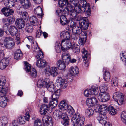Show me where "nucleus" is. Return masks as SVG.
Returning <instances> with one entry per match:
<instances>
[{"label": "nucleus", "mask_w": 126, "mask_h": 126, "mask_svg": "<svg viewBox=\"0 0 126 126\" xmlns=\"http://www.w3.org/2000/svg\"><path fill=\"white\" fill-rule=\"evenodd\" d=\"M32 46L35 52L38 51V54L36 57V58L38 59L36 63L37 66L40 68L45 67L47 65V63L45 60L41 59L43 57V54L42 52L39 50L37 43L36 42H33Z\"/></svg>", "instance_id": "1"}, {"label": "nucleus", "mask_w": 126, "mask_h": 126, "mask_svg": "<svg viewBox=\"0 0 126 126\" xmlns=\"http://www.w3.org/2000/svg\"><path fill=\"white\" fill-rule=\"evenodd\" d=\"M61 37L64 39L61 42V49L63 52L66 51L71 46V43L69 39L70 37L69 32L67 31H64L61 33Z\"/></svg>", "instance_id": "2"}, {"label": "nucleus", "mask_w": 126, "mask_h": 126, "mask_svg": "<svg viewBox=\"0 0 126 126\" xmlns=\"http://www.w3.org/2000/svg\"><path fill=\"white\" fill-rule=\"evenodd\" d=\"M82 6L81 7L79 5L75 7L76 12L79 13L85 12V15L89 16H90L91 9L90 5L87 3L86 0H83Z\"/></svg>", "instance_id": "3"}, {"label": "nucleus", "mask_w": 126, "mask_h": 126, "mask_svg": "<svg viewBox=\"0 0 126 126\" xmlns=\"http://www.w3.org/2000/svg\"><path fill=\"white\" fill-rule=\"evenodd\" d=\"M53 117L55 120L61 118L64 121L63 125L65 126H68L69 118L67 114L60 111L59 110H56L53 113Z\"/></svg>", "instance_id": "4"}, {"label": "nucleus", "mask_w": 126, "mask_h": 126, "mask_svg": "<svg viewBox=\"0 0 126 126\" xmlns=\"http://www.w3.org/2000/svg\"><path fill=\"white\" fill-rule=\"evenodd\" d=\"M71 123L74 126H83L85 121L84 117H80L78 113L74 114L71 119Z\"/></svg>", "instance_id": "5"}, {"label": "nucleus", "mask_w": 126, "mask_h": 126, "mask_svg": "<svg viewBox=\"0 0 126 126\" xmlns=\"http://www.w3.org/2000/svg\"><path fill=\"white\" fill-rule=\"evenodd\" d=\"M68 8L67 9L69 12H70L71 13V17L73 20L76 21H81V20H82L81 19V17L80 16H77V13H78L76 12L75 10V7H74L72 5L69 4L68 5Z\"/></svg>", "instance_id": "6"}, {"label": "nucleus", "mask_w": 126, "mask_h": 126, "mask_svg": "<svg viewBox=\"0 0 126 126\" xmlns=\"http://www.w3.org/2000/svg\"><path fill=\"white\" fill-rule=\"evenodd\" d=\"M4 31L7 34H10L12 36H16L17 33L18 29L15 26H11L9 29H8V25L5 24L3 26Z\"/></svg>", "instance_id": "7"}, {"label": "nucleus", "mask_w": 126, "mask_h": 126, "mask_svg": "<svg viewBox=\"0 0 126 126\" xmlns=\"http://www.w3.org/2000/svg\"><path fill=\"white\" fill-rule=\"evenodd\" d=\"M58 72L57 68L54 66L46 69L45 70V73L47 76L51 75L53 77H55L57 76Z\"/></svg>", "instance_id": "8"}, {"label": "nucleus", "mask_w": 126, "mask_h": 126, "mask_svg": "<svg viewBox=\"0 0 126 126\" xmlns=\"http://www.w3.org/2000/svg\"><path fill=\"white\" fill-rule=\"evenodd\" d=\"M123 97L122 94L118 92L115 93L113 95V98L116 100V101L119 105H121L123 104L124 101Z\"/></svg>", "instance_id": "9"}, {"label": "nucleus", "mask_w": 126, "mask_h": 126, "mask_svg": "<svg viewBox=\"0 0 126 126\" xmlns=\"http://www.w3.org/2000/svg\"><path fill=\"white\" fill-rule=\"evenodd\" d=\"M13 39L10 37L5 38L4 40V43L5 47L9 49H11L15 46V43L13 41Z\"/></svg>", "instance_id": "10"}, {"label": "nucleus", "mask_w": 126, "mask_h": 126, "mask_svg": "<svg viewBox=\"0 0 126 126\" xmlns=\"http://www.w3.org/2000/svg\"><path fill=\"white\" fill-rule=\"evenodd\" d=\"M98 99L100 101L105 102L109 100L110 96L107 92L100 93L98 96Z\"/></svg>", "instance_id": "11"}, {"label": "nucleus", "mask_w": 126, "mask_h": 126, "mask_svg": "<svg viewBox=\"0 0 126 126\" xmlns=\"http://www.w3.org/2000/svg\"><path fill=\"white\" fill-rule=\"evenodd\" d=\"M107 117L106 115H103L102 114H99L97 117V119L100 123L104 125L103 126H106V125L108 126L111 124L110 123L107 122L106 121L107 120Z\"/></svg>", "instance_id": "12"}, {"label": "nucleus", "mask_w": 126, "mask_h": 126, "mask_svg": "<svg viewBox=\"0 0 126 126\" xmlns=\"http://www.w3.org/2000/svg\"><path fill=\"white\" fill-rule=\"evenodd\" d=\"M79 26L82 29L84 30H86L88 28L89 24V22L86 17L82 18V20L81 21L79 22Z\"/></svg>", "instance_id": "13"}, {"label": "nucleus", "mask_w": 126, "mask_h": 126, "mask_svg": "<svg viewBox=\"0 0 126 126\" xmlns=\"http://www.w3.org/2000/svg\"><path fill=\"white\" fill-rule=\"evenodd\" d=\"M49 81V80L47 78L45 79L44 80L40 79L38 80L37 85L38 87L40 88H41L43 87H46L47 83H48Z\"/></svg>", "instance_id": "14"}, {"label": "nucleus", "mask_w": 126, "mask_h": 126, "mask_svg": "<svg viewBox=\"0 0 126 126\" xmlns=\"http://www.w3.org/2000/svg\"><path fill=\"white\" fill-rule=\"evenodd\" d=\"M2 13L5 16H8L10 15H12L14 13V11L12 9L7 7H4L1 10Z\"/></svg>", "instance_id": "15"}, {"label": "nucleus", "mask_w": 126, "mask_h": 126, "mask_svg": "<svg viewBox=\"0 0 126 126\" xmlns=\"http://www.w3.org/2000/svg\"><path fill=\"white\" fill-rule=\"evenodd\" d=\"M67 101L65 100L61 101L58 105L59 109L63 110L67 109L69 107L67 104Z\"/></svg>", "instance_id": "16"}, {"label": "nucleus", "mask_w": 126, "mask_h": 126, "mask_svg": "<svg viewBox=\"0 0 126 126\" xmlns=\"http://www.w3.org/2000/svg\"><path fill=\"white\" fill-rule=\"evenodd\" d=\"M97 101L95 97L88 98L86 100V102L87 106H92L97 103Z\"/></svg>", "instance_id": "17"}, {"label": "nucleus", "mask_w": 126, "mask_h": 126, "mask_svg": "<svg viewBox=\"0 0 126 126\" xmlns=\"http://www.w3.org/2000/svg\"><path fill=\"white\" fill-rule=\"evenodd\" d=\"M9 61L8 58H4L0 62V68L1 69H5L9 64Z\"/></svg>", "instance_id": "18"}, {"label": "nucleus", "mask_w": 126, "mask_h": 126, "mask_svg": "<svg viewBox=\"0 0 126 126\" xmlns=\"http://www.w3.org/2000/svg\"><path fill=\"white\" fill-rule=\"evenodd\" d=\"M81 35L82 36L79 37V43L80 45H83L86 42L87 39V35L86 32H83Z\"/></svg>", "instance_id": "19"}, {"label": "nucleus", "mask_w": 126, "mask_h": 126, "mask_svg": "<svg viewBox=\"0 0 126 126\" xmlns=\"http://www.w3.org/2000/svg\"><path fill=\"white\" fill-rule=\"evenodd\" d=\"M57 83L59 84V85L62 88H66L67 86V82L66 79H62L61 77L58 78L57 80Z\"/></svg>", "instance_id": "20"}, {"label": "nucleus", "mask_w": 126, "mask_h": 126, "mask_svg": "<svg viewBox=\"0 0 126 126\" xmlns=\"http://www.w3.org/2000/svg\"><path fill=\"white\" fill-rule=\"evenodd\" d=\"M16 26L19 29L23 28L24 27L25 25V22L22 19H16L15 22Z\"/></svg>", "instance_id": "21"}, {"label": "nucleus", "mask_w": 126, "mask_h": 126, "mask_svg": "<svg viewBox=\"0 0 126 126\" xmlns=\"http://www.w3.org/2000/svg\"><path fill=\"white\" fill-rule=\"evenodd\" d=\"M72 31L73 33H77L78 34L82 35V33L85 31H82V29L79 26V27L76 26H73L72 28Z\"/></svg>", "instance_id": "22"}, {"label": "nucleus", "mask_w": 126, "mask_h": 126, "mask_svg": "<svg viewBox=\"0 0 126 126\" xmlns=\"http://www.w3.org/2000/svg\"><path fill=\"white\" fill-rule=\"evenodd\" d=\"M107 108V107L105 105H100L98 108V111L100 114H99L106 115Z\"/></svg>", "instance_id": "23"}, {"label": "nucleus", "mask_w": 126, "mask_h": 126, "mask_svg": "<svg viewBox=\"0 0 126 126\" xmlns=\"http://www.w3.org/2000/svg\"><path fill=\"white\" fill-rule=\"evenodd\" d=\"M21 5L26 9H28L30 7L31 3L29 0H19Z\"/></svg>", "instance_id": "24"}, {"label": "nucleus", "mask_w": 126, "mask_h": 126, "mask_svg": "<svg viewBox=\"0 0 126 126\" xmlns=\"http://www.w3.org/2000/svg\"><path fill=\"white\" fill-rule=\"evenodd\" d=\"M62 59L63 61L67 63H68L71 58V56L70 54L68 53H64L62 54Z\"/></svg>", "instance_id": "25"}, {"label": "nucleus", "mask_w": 126, "mask_h": 126, "mask_svg": "<svg viewBox=\"0 0 126 126\" xmlns=\"http://www.w3.org/2000/svg\"><path fill=\"white\" fill-rule=\"evenodd\" d=\"M34 13L36 14L39 18H41L43 16L42 10L40 6H38L37 8L34 9Z\"/></svg>", "instance_id": "26"}, {"label": "nucleus", "mask_w": 126, "mask_h": 126, "mask_svg": "<svg viewBox=\"0 0 126 126\" xmlns=\"http://www.w3.org/2000/svg\"><path fill=\"white\" fill-rule=\"evenodd\" d=\"M59 60L56 63V65L58 69L61 70H63L66 67L65 64L64 62Z\"/></svg>", "instance_id": "27"}, {"label": "nucleus", "mask_w": 126, "mask_h": 126, "mask_svg": "<svg viewBox=\"0 0 126 126\" xmlns=\"http://www.w3.org/2000/svg\"><path fill=\"white\" fill-rule=\"evenodd\" d=\"M4 3L5 6L8 7H12L15 5L13 0H4Z\"/></svg>", "instance_id": "28"}, {"label": "nucleus", "mask_w": 126, "mask_h": 126, "mask_svg": "<svg viewBox=\"0 0 126 126\" xmlns=\"http://www.w3.org/2000/svg\"><path fill=\"white\" fill-rule=\"evenodd\" d=\"M22 56V52L19 49H18L16 50L14 53V57L16 60L20 59Z\"/></svg>", "instance_id": "29"}, {"label": "nucleus", "mask_w": 126, "mask_h": 126, "mask_svg": "<svg viewBox=\"0 0 126 126\" xmlns=\"http://www.w3.org/2000/svg\"><path fill=\"white\" fill-rule=\"evenodd\" d=\"M30 21L31 24L33 26L37 25L38 24V20L35 16H32L31 17Z\"/></svg>", "instance_id": "30"}, {"label": "nucleus", "mask_w": 126, "mask_h": 126, "mask_svg": "<svg viewBox=\"0 0 126 126\" xmlns=\"http://www.w3.org/2000/svg\"><path fill=\"white\" fill-rule=\"evenodd\" d=\"M48 108L47 105L44 104H43L41 106L40 111L41 114L43 115H45L47 112Z\"/></svg>", "instance_id": "31"}, {"label": "nucleus", "mask_w": 126, "mask_h": 126, "mask_svg": "<svg viewBox=\"0 0 126 126\" xmlns=\"http://www.w3.org/2000/svg\"><path fill=\"white\" fill-rule=\"evenodd\" d=\"M58 3L59 6L61 7H62L64 5H65L67 7V9H68V5L69 4H72V3H69L68 0H58Z\"/></svg>", "instance_id": "32"}, {"label": "nucleus", "mask_w": 126, "mask_h": 126, "mask_svg": "<svg viewBox=\"0 0 126 126\" xmlns=\"http://www.w3.org/2000/svg\"><path fill=\"white\" fill-rule=\"evenodd\" d=\"M7 102V100L6 97H1L0 98V106L3 108L5 107L6 105Z\"/></svg>", "instance_id": "33"}, {"label": "nucleus", "mask_w": 126, "mask_h": 126, "mask_svg": "<svg viewBox=\"0 0 126 126\" xmlns=\"http://www.w3.org/2000/svg\"><path fill=\"white\" fill-rule=\"evenodd\" d=\"M46 87L50 92H53L55 91V88L54 84L50 82V81L48 83H47Z\"/></svg>", "instance_id": "34"}, {"label": "nucleus", "mask_w": 126, "mask_h": 126, "mask_svg": "<svg viewBox=\"0 0 126 126\" xmlns=\"http://www.w3.org/2000/svg\"><path fill=\"white\" fill-rule=\"evenodd\" d=\"M61 92V91L60 89H57L51 96V98L58 100L60 95Z\"/></svg>", "instance_id": "35"}, {"label": "nucleus", "mask_w": 126, "mask_h": 126, "mask_svg": "<svg viewBox=\"0 0 126 126\" xmlns=\"http://www.w3.org/2000/svg\"><path fill=\"white\" fill-rule=\"evenodd\" d=\"M94 111L91 108H89L85 111V114L86 116L90 117L93 114Z\"/></svg>", "instance_id": "36"}, {"label": "nucleus", "mask_w": 126, "mask_h": 126, "mask_svg": "<svg viewBox=\"0 0 126 126\" xmlns=\"http://www.w3.org/2000/svg\"><path fill=\"white\" fill-rule=\"evenodd\" d=\"M89 90L90 93L94 95L97 94L99 92L98 88L97 87L93 86L89 89Z\"/></svg>", "instance_id": "37"}, {"label": "nucleus", "mask_w": 126, "mask_h": 126, "mask_svg": "<svg viewBox=\"0 0 126 126\" xmlns=\"http://www.w3.org/2000/svg\"><path fill=\"white\" fill-rule=\"evenodd\" d=\"M70 72L72 75H75L79 73V70L77 67H71L70 68Z\"/></svg>", "instance_id": "38"}, {"label": "nucleus", "mask_w": 126, "mask_h": 126, "mask_svg": "<svg viewBox=\"0 0 126 126\" xmlns=\"http://www.w3.org/2000/svg\"><path fill=\"white\" fill-rule=\"evenodd\" d=\"M60 22L63 25H64L66 23H68L70 21L67 20L66 17L64 15H62L60 16Z\"/></svg>", "instance_id": "39"}, {"label": "nucleus", "mask_w": 126, "mask_h": 126, "mask_svg": "<svg viewBox=\"0 0 126 126\" xmlns=\"http://www.w3.org/2000/svg\"><path fill=\"white\" fill-rule=\"evenodd\" d=\"M108 110L110 114L112 115H115L117 112V110L111 106H109Z\"/></svg>", "instance_id": "40"}, {"label": "nucleus", "mask_w": 126, "mask_h": 126, "mask_svg": "<svg viewBox=\"0 0 126 126\" xmlns=\"http://www.w3.org/2000/svg\"><path fill=\"white\" fill-rule=\"evenodd\" d=\"M103 71L105 72L103 75L104 79L105 81H108L109 80L110 78V73L108 71H106L105 69H103Z\"/></svg>", "instance_id": "41"}, {"label": "nucleus", "mask_w": 126, "mask_h": 126, "mask_svg": "<svg viewBox=\"0 0 126 126\" xmlns=\"http://www.w3.org/2000/svg\"><path fill=\"white\" fill-rule=\"evenodd\" d=\"M82 58L85 61L84 63L86 64H87V65H88V64L86 61V60L87 59V56L88 55L87 51L85 49L83 48L82 50Z\"/></svg>", "instance_id": "42"}, {"label": "nucleus", "mask_w": 126, "mask_h": 126, "mask_svg": "<svg viewBox=\"0 0 126 126\" xmlns=\"http://www.w3.org/2000/svg\"><path fill=\"white\" fill-rule=\"evenodd\" d=\"M71 47L73 50V51L76 53H78L80 51L79 47L78 45L76 44H74L73 45L71 44Z\"/></svg>", "instance_id": "43"}, {"label": "nucleus", "mask_w": 126, "mask_h": 126, "mask_svg": "<svg viewBox=\"0 0 126 126\" xmlns=\"http://www.w3.org/2000/svg\"><path fill=\"white\" fill-rule=\"evenodd\" d=\"M26 31L28 33H30L32 32L33 29L32 26L30 24H27L25 28Z\"/></svg>", "instance_id": "44"}, {"label": "nucleus", "mask_w": 126, "mask_h": 126, "mask_svg": "<svg viewBox=\"0 0 126 126\" xmlns=\"http://www.w3.org/2000/svg\"><path fill=\"white\" fill-rule=\"evenodd\" d=\"M58 103V100L51 98V100L49 102V105L53 108L56 107Z\"/></svg>", "instance_id": "45"}, {"label": "nucleus", "mask_w": 126, "mask_h": 126, "mask_svg": "<svg viewBox=\"0 0 126 126\" xmlns=\"http://www.w3.org/2000/svg\"><path fill=\"white\" fill-rule=\"evenodd\" d=\"M99 89L100 93L106 92V91L108 89V87L105 84H103L100 86Z\"/></svg>", "instance_id": "46"}, {"label": "nucleus", "mask_w": 126, "mask_h": 126, "mask_svg": "<svg viewBox=\"0 0 126 126\" xmlns=\"http://www.w3.org/2000/svg\"><path fill=\"white\" fill-rule=\"evenodd\" d=\"M121 117L122 121L126 125V111H123L122 112Z\"/></svg>", "instance_id": "47"}, {"label": "nucleus", "mask_w": 126, "mask_h": 126, "mask_svg": "<svg viewBox=\"0 0 126 126\" xmlns=\"http://www.w3.org/2000/svg\"><path fill=\"white\" fill-rule=\"evenodd\" d=\"M5 78V76H0V86H4L6 82Z\"/></svg>", "instance_id": "48"}, {"label": "nucleus", "mask_w": 126, "mask_h": 126, "mask_svg": "<svg viewBox=\"0 0 126 126\" xmlns=\"http://www.w3.org/2000/svg\"><path fill=\"white\" fill-rule=\"evenodd\" d=\"M24 62L25 64L24 68L25 71L27 72H29L31 70V65L30 64L26 62Z\"/></svg>", "instance_id": "49"}, {"label": "nucleus", "mask_w": 126, "mask_h": 126, "mask_svg": "<svg viewBox=\"0 0 126 126\" xmlns=\"http://www.w3.org/2000/svg\"><path fill=\"white\" fill-rule=\"evenodd\" d=\"M55 49L56 52L57 53L60 52L61 51V50H62L61 49V44H58V43H56L55 44Z\"/></svg>", "instance_id": "50"}, {"label": "nucleus", "mask_w": 126, "mask_h": 126, "mask_svg": "<svg viewBox=\"0 0 126 126\" xmlns=\"http://www.w3.org/2000/svg\"><path fill=\"white\" fill-rule=\"evenodd\" d=\"M9 87L7 86H2L1 88V90L0 91L1 93H3V95L5 94L8 91L9 89Z\"/></svg>", "instance_id": "51"}, {"label": "nucleus", "mask_w": 126, "mask_h": 126, "mask_svg": "<svg viewBox=\"0 0 126 126\" xmlns=\"http://www.w3.org/2000/svg\"><path fill=\"white\" fill-rule=\"evenodd\" d=\"M64 11V10L63 8H59L56 10V12L57 15L61 16L62 15H63Z\"/></svg>", "instance_id": "52"}, {"label": "nucleus", "mask_w": 126, "mask_h": 126, "mask_svg": "<svg viewBox=\"0 0 126 126\" xmlns=\"http://www.w3.org/2000/svg\"><path fill=\"white\" fill-rule=\"evenodd\" d=\"M67 109V112L69 115L71 116L75 113L74 109L71 106L69 107Z\"/></svg>", "instance_id": "53"}, {"label": "nucleus", "mask_w": 126, "mask_h": 126, "mask_svg": "<svg viewBox=\"0 0 126 126\" xmlns=\"http://www.w3.org/2000/svg\"><path fill=\"white\" fill-rule=\"evenodd\" d=\"M112 85L113 87L117 86L118 85V81L116 77H113L112 80Z\"/></svg>", "instance_id": "54"}, {"label": "nucleus", "mask_w": 126, "mask_h": 126, "mask_svg": "<svg viewBox=\"0 0 126 126\" xmlns=\"http://www.w3.org/2000/svg\"><path fill=\"white\" fill-rule=\"evenodd\" d=\"M34 126H42L41 120L38 119H36L34 122Z\"/></svg>", "instance_id": "55"}, {"label": "nucleus", "mask_w": 126, "mask_h": 126, "mask_svg": "<svg viewBox=\"0 0 126 126\" xmlns=\"http://www.w3.org/2000/svg\"><path fill=\"white\" fill-rule=\"evenodd\" d=\"M43 119L45 121V122H49L52 121V117L47 115L44 116Z\"/></svg>", "instance_id": "56"}, {"label": "nucleus", "mask_w": 126, "mask_h": 126, "mask_svg": "<svg viewBox=\"0 0 126 126\" xmlns=\"http://www.w3.org/2000/svg\"><path fill=\"white\" fill-rule=\"evenodd\" d=\"M30 75L33 77H36L37 76V73L36 70L34 68H32L30 70Z\"/></svg>", "instance_id": "57"}, {"label": "nucleus", "mask_w": 126, "mask_h": 126, "mask_svg": "<svg viewBox=\"0 0 126 126\" xmlns=\"http://www.w3.org/2000/svg\"><path fill=\"white\" fill-rule=\"evenodd\" d=\"M80 35L75 33H73L71 37L72 39L76 41L78 39L79 37H80Z\"/></svg>", "instance_id": "58"}, {"label": "nucleus", "mask_w": 126, "mask_h": 126, "mask_svg": "<svg viewBox=\"0 0 126 126\" xmlns=\"http://www.w3.org/2000/svg\"><path fill=\"white\" fill-rule=\"evenodd\" d=\"M70 2L72 3V4L75 7L77 6L78 5L80 6V4H78V0H69Z\"/></svg>", "instance_id": "59"}, {"label": "nucleus", "mask_w": 126, "mask_h": 126, "mask_svg": "<svg viewBox=\"0 0 126 126\" xmlns=\"http://www.w3.org/2000/svg\"><path fill=\"white\" fill-rule=\"evenodd\" d=\"M19 14L20 15H22V17L25 19H28V14L26 12H22L20 11L19 12Z\"/></svg>", "instance_id": "60"}, {"label": "nucleus", "mask_w": 126, "mask_h": 126, "mask_svg": "<svg viewBox=\"0 0 126 126\" xmlns=\"http://www.w3.org/2000/svg\"><path fill=\"white\" fill-rule=\"evenodd\" d=\"M17 121L21 124H24L25 122V119H24L21 116L18 117Z\"/></svg>", "instance_id": "61"}, {"label": "nucleus", "mask_w": 126, "mask_h": 126, "mask_svg": "<svg viewBox=\"0 0 126 126\" xmlns=\"http://www.w3.org/2000/svg\"><path fill=\"white\" fill-rule=\"evenodd\" d=\"M15 17L12 16H10L8 17V22L10 23H13L15 21Z\"/></svg>", "instance_id": "62"}, {"label": "nucleus", "mask_w": 126, "mask_h": 126, "mask_svg": "<svg viewBox=\"0 0 126 126\" xmlns=\"http://www.w3.org/2000/svg\"><path fill=\"white\" fill-rule=\"evenodd\" d=\"M91 94L89 90L86 89L84 91V95L87 97L90 96Z\"/></svg>", "instance_id": "63"}, {"label": "nucleus", "mask_w": 126, "mask_h": 126, "mask_svg": "<svg viewBox=\"0 0 126 126\" xmlns=\"http://www.w3.org/2000/svg\"><path fill=\"white\" fill-rule=\"evenodd\" d=\"M2 122L5 124H6L8 122V119L7 117L4 116L2 117Z\"/></svg>", "instance_id": "64"}]
</instances>
